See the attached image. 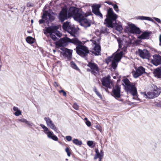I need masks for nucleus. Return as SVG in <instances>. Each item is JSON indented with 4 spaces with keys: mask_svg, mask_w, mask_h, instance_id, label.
Wrapping results in <instances>:
<instances>
[{
    "mask_svg": "<svg viewBox=\"0 0 161 161\" xmlns=\"http://www.w3.org/2000/svg\"><path fill=\"white\" fill-rule=\"evenodd\" d=\"M106 18L104 22V24L108 27L113 28L115 26V29L118 31L122 30V27L121 25H115L116 20L118 18V15L115 14L112 8H109L107 11V14L106 15Z\"/></svg>",
    "mask_w": 161,
    "mask_h": 161,
    "instance_id": "nucleus-1",
    "label": "nucleus"
},
{
    "mask_svg": "<svg viewBox=\"0 0 161 161\" xmlns=\"http://www.w3.org/2000/svg\"><path fill=\"white\" fill-rule=\"evenodd\" d=\"M58 27L57 26H54L46 27L43 29L44 33L45 35L49 34L51 37L54 41H56L58 39L56 36L60 37L62 36V34L57 31Z\"/></svg>",
    "mask_w": 161,
    "mask_h": 161,
    "instance_id": "nucleus-2",
    "label": "nucleus"
},
{
    "mask_svg": "<svg viewBox=\"0 0 161 161\" xmlns=\"http://www.w3.org/2000/svg\"><path fill=\"white\" fill-rule=\"evenodd\" d=\"M84 14V13L82 12L80 8L72 7H70L69 10L68 17H73L75 20L77 21L81 19V17Z\"/></svg>",
    "mask_w": 161,
    "mask_h": 161,
    "instance_id": "nucleus-3",
    "label": "nucleus"
},
{
    "mask_svg": "<svg viewBox=\"0 0 161 161\" xmlns=\"http://www.w3.org/2000/svg\"><path fill=\"white\" fill-rule=\"evenodd\" d=\"M74 37L70 39L68 37L65 36L60 39L59 41L57 43V45L62 47L66 45L68 42L72 43L77 46H79L81 45V42L77 38Z\"/></svg>",
    "mask_w": 161,
    "mask_h": 161,
    "instance_id": "nucleus-4",
    "label": "nucleus"
},
{
    "mask_svg": "<svg viewBox=\"0 0 161 161\" xmlns=\"http://www.w3.org/2000/svg\"><path fill=\"white\" fill-rule=\"evenodd\" d=\"M123 84L125 86L126 90L130 93H135L136 92V88L133 83H131L128 79H125L123 80Z\"/></svg>",
    "mask_w": 161,
    "mask_h": 161,
    "instance_id": "nucleus-5",
    "label": "nucleus"
},
{
    "mask_svg": "<svg viewBox=\"0 0 161 161\" xmlns=\"http://www.w3.org/2000/svg\"><path fill=\"white\" fill-rule=\"evenodd\" d=\"M62 28L64 31H67L70 34L71 36H75L76 30L74 27L70 24L69 22L67 21L64 23L63 25Z\"/></svg>",
    "mask_w": 161,
    "mask_h": 161,
    "instance_id": "nucleus-6",
    "label": "nucleus"
},
{
    "mask_svg": "<svg viewBox=\"0 0 161 161\" xmlns=\"http://www.w3.org/2000/svg\"><path fill=\"white\" fill-rule=\"evenodd\" d=\"M76 51L78 55L83 57L87 56L89 53L88 48L82 45L76 47Z\"/></svg>",
    "mask_w": 161,
    "mask_h": 161,
    "instance_id": "nucleus-7",
    "label": "nucleus"
},
{
    "mask_svg": "<svg viewBox=\"0 0 161 161\" xmlns=\"http://www.w3.org/2000/svg\"><path fill=\"white\" fill-rule=\"evenodd\" d=\"M53 13L51 10L45 11L42 16L43 19H45L47 21H52L54 20L55 17L53 16Z\"/></svg>",
    "mask_w": 161,
    "mask_h": 161,
    "instance_id": "nucleus-8",
    "label": "nucleus"
},
{
    "mask_svg": "<svg viewBox=\"0 0 161 161\" xmlns=\"http://www.w3.org/2000/svg\"><path fill=\"white\" fill-rule=\"evenodd\" d=\"M68 17V10L66 8H63L62 10L60 12L58 19L62 22H63L64 20L67 19Z\"/></svg>",
    "mask_w": 161,
    "mask_h": 161,
    "instance_id": "nucleus-9",
    "label": "nucleus"
},
{
    "mask_svg": "<svg viewBox=\"0 0 161 161\" xmlns=\"http://www.w3.org/2000/svg\"><path fill=\"white\" fill-rule=\"evenodd\" d=\"M87 16V15L86 14L84 13V15L81 17V19L80 20L77 21L80 22L81 25L85 27H87L91 25V23L89 20H88L86 18Z\"/></svg>",
    "mask_w": 161,
    "mask_h": 161,
    "instance_id": "nucleus-10",
    "label": "nucleus"
},
{
    "mask_svg": "<svg viewBox=\"0 0 161 161\" xmlns=\"http://www.w3.org/2000/svg\"><path fill=\"white\" fill-rule=\"evenodd\" d=\"M61 49L63 51V55L65 58L70 60L72 57V50L64 47H62Z\"/></svg>",
    "mask_w": 161,
    "mask_h": 161,
    "instance_id": "nucleus-11",
    "label": "nucleus"
},
{
    "mask_svg": "<svg viewBox=\"0 0 161 161\" xmlns=\"http://www.w3.org/2000/svg\"><path fill=\"white\" fill-rule=\"evenodd\" d=\"M100 7V6L99 4L93 5L92 6V12L95 15L102 19L103 17L102 14L99 10Z\"/></svg>",
    "mask_w": 161,
    "mask_h": 161,
    "instance_id": "nucleus-12",
    "label": "nucleus"
},
{
    "mask_svg": "<svg viewBox=\"0 0 161 161\" xmlns=\"http://www.w3.org/2000/svg\"><path fill=\"white\" fill-rule=\"evenodd\" d=\"M132 73L134 78H137L142 75L146 73L145 69L142 66H140L136 69V71L133 72Z\"/></svg>",
    "mask_w": 161,
    "mask_h": 161,
    "instance_id": "nucleus-13",
    "label": "nucleus"
},
{
    "mask_svg": "<svg viewBox=\"0 0 161 161\" xmlns=\"http://www.w3.org/2000/svg\"><path fill=\"white\" fill-rule=\"evenodd\" d=\"M91 69L92 74L96 75L99 72V70L97 65L93 63L89 62L87 65Z\"/></svg>",
    "mask_w": 161,
    "mask_h": 161,
    "instance_id": "nucleus-14",
    "label": "nucleus"
},
{
    "mask_svg": "<svg viewBox=\"0 0 161 161\" xmlns=\"http://www.w3.org/2000/svg\"><path fill=\"white\" fill-rule=\"evenodd\" d=\"M153 59L151 60V63L155 66H158L161 64V56L158 54H154L153 56Z\"/></svg>",
    "mask_w": 161,
    "mask_h": 161,
    "instance_id": "nucleus-15",
    "label": "nucleus"
},
{
    "mask_svg": "<svg viewBox=\"0 0 161 161\" xmlns=\"http://www.w3.org/2000/svg\"><path fill=\"white\" fill-rule=\"evenodd\" d=\"M138 53L140 56L143 58L148 59L150 57L149 53L147 50H142L139 49Z\"/></svg>",
    "mask_w": 161,
    "mask_h": 161,
    "instance_id": "nucleus-16",
    "label": "nucleus"
},
{
    "mask_svg": "<svg viewBox=\"0 0 161 161\" xmlns=\"http://www.w3.org/2000/svg\"><path fill=\"white\" fill-rule=\"evenodd\" d=\"M130 32L133 34H140L141 31L139 28L136 27L134 24H131L129 25Z\"/></svg>",
    "mask_w": 161,
    "mask_h": 161,
    "instance_id": "nucleus-17",
    "label": "nucleus"
},
{
    "mask_svg": "<svg viewBox=\"0 0 161 161\" xmlns=\"http://www.w3.org/2000/svg\"><path fill=\"white\" fill-rule=\"evenodd\" d=\"M113 96L116 98L120 97V88L118 85H116L113 90Z\"/></svg>",
    "mask_w": 161,
    "mask_h": 161,
    "instance_id": "nucleus-18",
    "label": "nucleus"
},
{
    "mask_svg": "<svg viewBox=\"0 0 161 161\" xmlns=\"http://www.w3.org/2000/svg\"><path fill=\"white\" fill-rule=\"evenodd\" d=\"M44 120L46 121L47 126H49L51 129L54 130L55 131H57V129L52 120L48 117H45Z\"/></svg>",
    "mask_w": 161,
    "mask_h": 161,
    "instance_id": "nucleus-19",
    "label": "nucleus"
},
{
    "mask_svg": "<svg viewBox=\"0 0 161 161\" xmlns=\"http://www.w3.org/2000/svg\"><path fill=\"white\" fill-rule=\"evenodd\" d=\"M112 62L111 67L114 69H115L117 67L119 62L113 59V56H111L108 57L106 60V63L108 64L109 63Z\"/></svg>",
    "mask_w": 161,
    "mask_h": 161,
    "instance_id": "nucleus-20",
    "label": "nucleus"
},
{
    "mask_svg": "<svg viewBox=\"0 0 161 161\" xmlns=\"http://www.w3.org/2000/svg\"><path fill=\"white\" fill-rule=\"evenodd\" d=\"M158 93H154L152 90L150 92H147V94L146 92H144L143 93V95L146 98H153L154 97H156V96L158 95Z\"/></svg>",
    "mask_w": 161,
    "mask_h": 161,
    "instance_id": "nucleus-21",
    "label": "nucleus"
},
{
    "mask_svg": "<svg viewBox=\"0 0 161 161\" xmlns=\"http://www.w3.org/2000/svg\"><path fill=\"white\" fill-rule=\"evenodd\" d=\"M101 82L103 86L111 88L110 86L111 83L110 80H109L107 78H103L101 80Z\"/></svg>",
    "mask_w": 161,
    "mask_h": 161,
    "instance_id": "nucleus-22",
    "label": "nucleus"
},
{
    "mask_svg": "<svg viewBox=\"0 0 161 161\" xmlns=\"http://www.w3.org/2000/svg\"><path fill=\"white\" fill-rule=\"evenodd\" d=\"M101 47L100 46L98 45H95L93 51L92 53L96 55H100Z\"/></svg>",
    "mask_w": 161,
    "mask_h": 161,
    "instance_id": "nucleus-23",
    "label": "nucleus"
},
{
    "mask_svg": "<svg viewBox=\"0 0 161 161\" xmlns=\"http://www.w3.org/2000/svg\"><path fill=\"white\" fill-rule=\"evenodd\" d=\"M18 120L19 122L25 123L31 128H32V126H35V125L32 123L27 120L26 119L24 118L19 119Z\"/></svg>",
    "mask_w": 161,
    "mask_h": 161,
    "instance_id": "nucleus-24",
    "label": "nucleus"
},
{
    "mask_svg": "<svg viewBox=\"0 0 161 161\" xmlns=\"http://www.w3.org/2000/svg\"><path fill=\"white\" fill-rule=\"evenodd\" d=\"M123 54L122 52L116 53L115 54L114 58L113 57V59L119 62L122 58Z\"/></svg>",
    "mask_w": 161,
    "mask_h": 161,
    "instance_id": "nucleus-25",
    "label": "nucleus"
},
{
    "mask_svg": "<svg viewBox=\"0 0 161 161\" xmlns=\"http://www.w3.org/2000/svg\"><path fill=\"white\" fill-rule=\"evenodd\" d=\"M150 33L148 32L145 31L140 36L138 37V38L141 39H147L149 37Z\"/></svg>",
    "mask_w": 161,
    "mask_h": 161,
    "instance_id": "nucleus-26",
    "label": "nucleus"
},
{
    "mask_svg": "<svg viewBox=\"0 0 161 161\" xmlns=\"http://www.w3.org/2000/svg\"><path fill=\"white\" fill-rule=\"evenodd\" d=\"M154 75L158 78L161 77V67L156 69L154 72Z\"/></svg>",
    "mask_w": 161,
    "mask_h": 161,
    "instance_id": "nucleus-27",
    "label": "nucleus"
},
{
    "mask_svg": "<svg viewBox=\"0 0 161 161\" xmlns=\"http://www.w3.org/2000/svg\"><path fill=\"white\" fill-rule=\"evenodd\" d=\"M153 88V90H152L154 93H158V95L156 96V97L159 95L161 92V89L158 88L157 86L153 85L152 86Z\"/></svg>",
    "mask_w": 161,
    "mask_h": 161,
    "instance_id": "nucleus-28",
    "label": "nucleus"
},
{
    "mask_svg": "<svg viewBox=\"0 0 161 161\" xmlns=\"http://www.w3.org/2000/svg\"><path fill=\"white\" fill-rule=\"evenodd\" d=\"M137 19L142 20H148L149 21H152V19L149 17H146L144 16H140L137 17Z\"/></svg>",
    "mask_w": 161,
    "mask_h": 161,
    "instance_id": "nucleus-29",
    "label": "nucleus"
},
{
    "mask_svg": "<svg viewBox=\"0 0 161 161\" xmlns=\"http://www.w3.org/2000/svg\"><path fill=\"white\" fill-rule=\"evenodd\" d=\"M26 40L28 43L30 44L33 43L34 42V39L31 36L27 37L26 39Z\"/></svg>",
    "mask_w": 161,
    "mask_h": 161,
    "instance_id": "nucleus-30",
    "label": "nucleus"
},
{
    "mask_svg": "<svg viewBox=\"0 0 161 161\" xmlns=\"http://www.w3.org/2000/svg\"><path fill=\"white\" fill-rule=\"evenodd\" d=\"M96 154L94 157V159H96L98 158H100L101 157V154L99 152V150L98 149H95Z\"/></svg>",
    "mask_w": 161,
    "mask_h": 161,
    "instance_id": "nucleus-31",
    "label": "nucleus"
},
{
    "mask_svg": "<svg viewBox=\"0 0 161 161\" xmlns=\"http://www.w3.org/2000/svg\"><path fill=\"white\" fill-rule=\"evenodd\" d=\"M73 142L74 144L80 146L82 144L81 141H79L78 139H75L73 140Z\"/></svg>",
    "mask_w": 161,
    "mask_h": 161,
    "instance_id": "nucleus-32",
    "label": "nucleus"
},
{
    "mask_svg": "<svg viewBox=\"0 0 161 161\" xmlns=\"http://www.w3.org/2000/svg\"><path fill=\"white\" fill-rule=\"evenodd\" d=\"M130 93L133 96V99H135L136 100L140 101V99L138 97V96H137V91L136 89V93Z\"/></svg>",
    "mask_w": 161,
    "mask_h": 161,
    "instance_id": "nucleus-33",
    "label": "nucleus"
},
{
    "mask_svg": "<svg viewBox=\"0 0 161 161\" xmlns=\"http://www.w3.org/2000/svg\"><path fill=\"white\" fill-rule=\"evenodd\" d=\"M70 64L71 67L73 69H76L79 70V68L77 66L76 64L73 61H72L70 62Z\"/></svg>",
    "mask_w": 161,
    "mask_h": 161,
    "instance_id": "nucleus-34",
    "label": "nucleus"
},
{
    "mask_svg": "<svg viewBox=\"0 0 161 161\" xmlns=\"http://www.w3.org/2000/svg\"><path fill=\"white\" fill-rule=\"evenodd\" d=\"M109 30L106 27H102L101 31L104 34H107L108 33Z\"/></svg>",
    "mask_w": 161,
    "mask_h": 161,
    "instance_id": "nucleus-35",
    "label": "nucleus"
},
{
    "mask_svg": "<svg viewBox=\"0 0 161 161\" xmlns=\"http://www.w3.org/2000/svg\"><path fill=\"white\" fill-rule=\"evenodd\" d=\"M46 133L47 134V137L49 138H50L53 135V132L50 131H47Z\"/></svg>",
    "mask_w": 161,
    "mask_h": 161,
    "instance_id": "nucleus-36",
    "label": "nucleus"
},
{
    "mask_svg": "<svg viewBox=\"0 0 161 161\" xmlns=\"http://www.w3.org/2000/svg\"><path fill=\"white\" fill-rule=\"evenodd\" d=\"M40 125L42 128L44 130V131H46V132L47 131H50L49 130L48 128L47 127L45 126L44 125L42 124H41Z\"/></svg>",
    "mask_w": 161,
    "mask_h": 161,
    "instance_id": "nucleus-37",
    "label": "nucleus"
},
{
    "mask_svg": "<svg viewBox=\"0 0 161 161\" xmlns=\"http://www.w3.org/2000/svg\"><path fill=\"white\" fill-rule=\"evenodd\" d=\"M113 6L114 9L116 12H119L118 6L117 4H114Z\"/></svg>",
    "mask_w": 161,
    "mask_h": 161,
    "instance_id": "nucleus-38",
    "label": "nucleus"
},
{
    "mask_svg": "<svg viewBox=\"0 0 161 161\" xmlns=\"http://www.w3.org/2000/svg\"><path fill=\"white\" fill-rule=\"evenodd\" d=\"M73 107L75 110H78L79 108V106L76 103H74L73 105Z\"/></svg>",
    "mask_w": 161,
    "mask_h": 161,
    "instance_id": "nucleus-39",
    "label": "nucleus"
},
{
    "mask_svg": "<svg viewBox=\"0 0 161 161\" xmlns=\"http://www.w3.org/2000/svg\"><path fill=\"white\" fill-rule=\"evenodd\" d=\"M14 114L16 116H19L21 114V112L20 110L19 109L14 113Z\"/></svg>",
    "mask_w": 161,
    "mask_h": 161,
    "instance_id": "nucleus-40",
    "label": "nucleus"
},
{
    "mask_svg": "<svg viewBox=\"0 0 161 161\" xmlns=\"http://www.w3.org/2000/svg\"><path fill=\"white\" fill-rule=\"evenodd\" d=\"M65 151L67 153V155L69 157L70 156V152L69 149L68 147H67L65 149Z\"/></svg>",
    "mask_w": 161,
    "mask_h": 161,
    "instance_id": "nucleus-41",
    "label": "nucleus"
},
{
    "mask_svg": "<svg viewBox=\"0 0 161 161\" xmlns=\"http://www.w3.org/2000/svg\"><path fill=\"white\" fill-rule=\"evenodd\" d=\"M50 138L55 141H57L58 140V137L54 135H53Z\"/></svg>",
    "mask_w": 161,
    "mask_h": 161,
    "instance_id": "nucleus-42",
    "label": "nucleus"
},
{
    "mask_svg": "<svg viewBox=\"0 0 161 161\" xmlns=\"http://www.w3.org/2000/svg\"><path fill=\"white\" fill-rule=\"evenodd\" d=\"M93 142L92 141H88L87 142V144L89 147L91 146L93 144Z\"/></svg>",
    "mask_w": 161,
    "mask_h": 161,
    "instance_id": "nucleus-43",
    "label": "nucleus"
},
{
    "mask_svg": "<svg viewBox=\"0 0 161 161\" xmlns=\"http://www.w3.org/2000/svg\"><path fill=\"white\" fill-rule=\"evenodd\" d=\"M66 139L68 141H70L72 140V137L70 136H67L66 137Z\"/></svg>",
    "mask_w": 161,
    "mask_h": 161,
    "instance_id": "nucleus-44",
    "label": "nucleus"
},
{
    "mask_svg": "<svg viewBox=\"0 0 161 161\" xmlns=\"http://www.w3.org/2000/svg\"><path fill=\"white\" fill-rule=\"evenodd\" d=\"M86 125H87L88 127L90 126L91 125V123L90 122V121H89L88 120H87L86 122Z\"/></svg>",
    "mask_w": 161,
    "mask_h": 161,
    "instance_id": "nucleus-45",
    "label": "nucleus"
},
{
    "mask_svg": "<svg viewBox=\"0 0 161 161\" xmlns=\"http://www.w3.org/2000/svg\"><path fill=\"white\" fill-rule=\"evenodd\" d=\"M154 19L158 23H161V20L160 19L156 17H154Z\"/></svg>",
    "mask_w": 161,
    "mask_h": 161,
    "instance_id": "nucleus-46",
    "label": "nucleus"
},
{
    "mask_svg": "<svg viewBox=\"0 0 161 161\" xmlns=\"http://www.w3.org/2000/svg\"><path fill=\"white\" fill-rule=\"evenodd\" d=\"M96 94L97 95V96H98L101 99H102V97L101 95L99 93V92H96Z\"/></svg>",
    "mask_w": 161,
    "mask_h": 161,
    "instance_id": "nucleus-47",
    "label": "nucleus"
},
{
    "mask_svg": "<svg viewBox=\"0 0 161 161\" xmlns=\"http://www.w3.org/2000/svg\"><path fill=\"white\" fill-rule=\"evenodd\" d=\"M105 3H107L109 5H112V6L114 4L111 2L109 1H106L105 2Z\"/></svg>",
    "mask_w": 161,
    "mask_h": 161,
    "instance_id": "nucleus-48",
    "label": "nucleus"
},
{
    "mask_svg": "<svg viewBox=\"0 0 161 161\" xmlns=\"http://www.w3.org/2000/svg\"><path fill=\"white\" fill-rule=\"evenodd\" d=\"M99 153L101 154V157H103L104 152L103 150H101Z\"/></svg>",
    "mask_w": 161,
    "mask_h": 161,
    "instance_id": "nucleus-49",
    "label": "nucleus"
},
{
    "mask_svg": "<svg viewBox=\"0 0 161 161\" xmlns=\"http://www.w3.org/2000/svg\"><path fill=\"white\" fill-rule=\"evenodd\" d=\"M13 110L14 111H15L16 112V111H17L18 110H19V109H18V107L14 106L13 108Z\"/></svg>",
    "mask_w": 161,
    "mask_h": 161,
    "instance_id": "nucleus-50",
    "label": "nucleus"
},
{
    "mask_svg": "<svg viewBox=\"0 0 161 161\" xmlns=\"http://www.w3.org/2000/svg\"><path fill=\"white\" fill-rule=\"evenodd\" d=\"M44 22H45V21L44 20L42 19H40L39 21V23L40 24H43V23H44Z\"/></svg>",
    "mask_w": 161,
    "mask_h": 161,
    "instance_id": "nucleus-51",
    "label": "nucleus"
},
{
    "mask_svg": "<svg viewBox=\"0 0 161 161\" xmlns=\"http://www.w3.org/2000/svg\"><path fill=\"white\" fill-rule=\"evenodd\" d=\"M53 85L55 87H58L59 86L57 83L55 81L54 82Z\"/></svg>",
    "mask_w": 161,
    "mask_h": 161,
    "instance_id": "nucleus-52",
    "label": "nucleus"
},
{
    "mask_svg": "<svg viewBox=\"0 0 161 161\" xmlns=\"http://www.w3.org/2000/svg\"><path fill=\"white\" fill-rule=\"evenodd\" d=\"M119 43V48H121L122 47V44L121 42H120L119 41H118Z\"/></svg>",
    "mask_w": 161,
    "mask_h": 161,
    "instance_id": "nucleus-53",
    "label": "nucleus"
},
{
    "mask_svg": "<svg viewBox=\"0 0 161 161\" xmlns=\"http://www.w3.org/2000/svg\"><path fill=\"white\" fill-rule=\"evenodd\" d=\"M159 45L161 46V34L159 36Z\"/></svg>",
    "mask_w": 161,
    "mask_h": 161,
    "instance_id": "nucleus-54",
    "label": "nucleus"
},
{
    "mask_svg": "<svg viewBox=\"0 0 161 161\" xmlns=\"http://www.w3.org/2000/svg\"><path fill=\"white\" fill-rule=\"evenodd\" d=\"M92 43L94 44L95 45H98V44H97L96 43H97V42L96 41L93 40H92Z\"/></svg>",
    "mask_w": 161,
    "mask_h": 161,
    "instance_id": "nucleus-55",
    "label": "nucleus"
},
{
    "mask_svg": "<svg viewBox=\"0 0 161 161\" xmlns=\"http://www.w3.org/2000/svg\"><path fill=\"white\" fill-rule=\"evenodd\" d=\"M104 78H107L109 80H110V76L109 75H108L107 77H104Z\"/></svg>",
    "mask_w": 161,
    "mask_h": 161,
    "instance_id": "nucleus-56",
    "label": "nucleus"
},
{
    "mask_svg": "<svg viewBox=\"0 0 161 161\" xmlns=\"http://www.w3.org/2000/svg\"><path fill=\"white\" fill-rule=\"evenodd\" d=\"M94 91L95 93L96 92H98L97 91V88H96V87H94Z\"/></svg>",
    "mask_w": 161,
    "mask_h": 161,
    "instance_id": "nucleus-57",
    "label": "nucleus"
},
{
    "mask_svg": "<svg viewBox=\"0 0 161 161\" xmlns=\"http://www.w3.org/2000/svg\"><path fill=\"white\" fill-rule=\"evenodd\" d=\"M63 95L64 96H66V92L64 91V92H63Z\"/></svg>",
    "mask_w": 161,
    "mask_h": 161,
    "instance_id": "nucleus-58",
    "label": "nucleus"
},
{
    "mask_svg": "<svg viewBox=\"0 0 161 161\" xmlns=\"http://www.w3.org/2000/svg\"><path fill=\"white\" fill-rule=\"evenodd\" d=\"M103 157H101L100 158H99V161H101V160L103 159Z\"/></svg>",
    "mask_w": 161,
    "mask_h": 161,
    "instance_id": "nucleus-59",
    "label": "nucleus"
},
{
    "mask_svg": "<svg viewBox=\"0 0 161 161\" xmlns=\"http://www.w3.org/2000/svg\"><path fill=\"white\" fill-rule=\"evenodd\" d=\"M64 92V90H61L59 91V92L60 93H61V92Z\"/></svg>",
    "mask_w": 161,
    "mask_h": 161,
    "instance_id": "nucleus-60",
    "label": "nucleus"
},
{
    "mask_svg": "<svg viewBox=\"0 0 161 161\" xmlns=\"http://www.w3.org/2000/svg\"><path fill=\"white\" fill-rule=\"evenodd\" d=\"M84 119H85V120H86V121L87 120H88V119H87V118H85Z\"/></svg>",
    "mask_w": 161,
    "mask_h": 161,
    "instance_id": "nucleus-61",
    "label": "nucleus"
},
{
    "mask_svg": "<svg viewBox=\"0 0 161 161\" xmlns=\"http://www.w3.org/2000/svg\"><path fill=\"white\" fill-rule=\"evenodd\" d=\"M33 20L32 19L31 20V23H33Z\"/></svg>",
    "mask_w": 161,
    "mask_h": 161,
    "instance_id": "nucleus-62",
    "label": "nucleus"
},
{
    "mask_svg": "<svg viewBox=\"0 0 161 161\" xmlns=\"http://www.w3.org/2000/svg\"><path fill=\"white\" fill-rule=\"evenodd\" d=\"M2 65H1L0 64V69H1V68H2Z\"/></svg>",
    "mask_w": 161,
    "mask_h": 161,
    "instance_id": "nucleus-63",
    "label": "nucleus"
},
{
    "mask_svg": "<svg viewBox=\"0 0 161 161\" xmlns=\"http://www.w3.org/2000/svg\"><path fill=\"white\" fill-rule=\"evenodd\" d=\"M66 160H68V159H66Z\"/></svg>",
    "mask_w": 161,
    "mask_h": 161,
    "instance_id": "nucleus-64",
    "label": "nucleus"
}]
</instances>
